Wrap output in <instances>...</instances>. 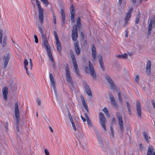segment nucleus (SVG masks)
<instances>
[{
  "label": "nucleus",
  "instance_id": "nucleus-1",
  "mask_svg": "<svg viewBox=\"0 0 155 155\" xmlns=\"http://www.w3.org/2000/svg\"><path fill=\"white\" fill-rule=\"evenodd\" d=\"M65 72L67 81L69 83L71 87L73 88L74 87V83L70 75L69 66L68 64L66 65Z\"/></svg>",
  "mask_w": 155,
  "mask_h": 155
},
{
  "label": "nucleus",
  "instance_id": "nucleus-2",
  "mask_svg": "<svg viewBox=\"0 0 155 155\" xmlns=\"http://www.w3.org/2000/svg\"><path fill=\"white\" fill-rule=\"evenodd\" d=\"M15 114L16 121V129L18 131H19L18 124L19 122V113L17 102H16L15 103Z\"/></svg>",
  "mask_w": 155,
  "mask_h": 155
},
{
  "label": "nucleus",
  "instance_id": "nucleus-3",
  "mask_svg": "<svg viewBox=\"0 0 155 155\" xmlns=\"http://www.w3.org/2000/svg\"><path fill=\"white\" fill-rule=\"evenodd\" d=\"M38 28L41 35V38L42 41L43 45L44 46L48 44H49L48 43L47 37L44 32V28H42L41 26L39 25L38 26Z\"/></svg>",
  "mask_w": 155,
  "mask_h": 155
},
{
  "label": "nucleus",
  "instance_id": "nucleus-4",
  "mask_svg": "<svg viewBox=\"0 0 155 155\" xmlns=\"http://www.w3.org/2000/svg\"><path fill=\"white\" fill-rule=\"evenodd\" d=\"M36 2L38 6V16L39 20L41 23L42 24L43 23L44 20V10L41 8L40 5L39 4V1L38 0H36Z\"/></svg>",
  "mask_w": 155,
  "mask_h": 155
},
{
  "label": "nucleus",
  "instance_id": "nucleus-5",
  "mask_svg": "<svg viewBox=\"0 0 155 155\" xmlns=\"http://www.w3.org/2000/svg\"><path fill=\"white\" fill-rule=\"evenodd\" d=\"M116 116L118 120L119 127L120 129V131L122 134V132L124 130L122 116L121 114L119 112H117L116 113Z\"/></svg>",
  "mask_w": 155,
  "mask_h": 155
},
{
  "label": "nucleus",
  "instance_id": "nucleus-6",
  "mask_svg": "<svg viewBox=\"0 0 155 155\" xmlns=\"http://www.w3.org/2000/svg\"><path fill=\"white\" fill-rule=\"evenodd\" d=\"M99 118L101 124L105 131H106V128L105 123L106 119L104 115L101 112L99 113Z\"/></svg>",
  "mask_w": 155,
  "mask_h": 155
},
{
  "label": "nucleus",
  "instance_id": "nucleus-7",
  "mask_svg": "<svg viewBox=\"0 0 155 155\" xmlns=\"http://www.w3.org/2000/svg\"><path fill=\"white\" fill-rule=\"evenodd\" d=\"M71 37L73 41H76L78 38L77 28L76 25H74L73 27L72 31Z\"/></svg>",
  "mask_w": 155,
  "mask_h": 155
},
{
  "label": "nucleus",
  "instance_id": "nucleus-8",
  "mask_svg": "<svg viewBox=\"0 0 155 155\" xmlns=\"http://www.w3.org/2000/svg\"><path fill=\"white\" fill-rule=\"evenodd\" d=\"M105 77L111 88L112 89L115 91L116 90L117 87L110 76L108 74H106Z\"/></svg>",
  "mask_w": 155,
  "mask_h": 155
},
{
  "label": "nucleus",
  "instance_id": "nucleus-9",
  "mask_svg": "<svg viewBox=\"0 0 155 155\" xmlns=\"http://www.w3.org/2000/svg\"><path fill=\"white\" fill-rule=\"evenodd\" d=\"M109 97L111 102V104L113 107L116 109H117L118 108V106L113 95L112 94L110 93L109 94Z\"/></svg>",
  "mask_w": 155,
  "mask_h": 155
},
{
  "label": "nucleus",
  "instance_id": "nucleus-10",
  "mask_svg": "<svg viewBox=\"0 0 155 155\" xmlns=\"http://www.w3.org/2000/svg\"><path fill=\"white\" fill-rule=\"evenodd\" d=\"M89 68L90 75L95 79L96 78L95 72L92 64L90 61H89Z\"/></svg>",
  "mask_w": 155,
  "mask_h": 155
},
{
  "label": "nucleus",
  "instance_id": "nucleus-11",
  "mask_svg": "<svg viewBox=\"0 0 155 155\" xmlns=\"http://www.w3.org/2000/svg\"><path fill=\"white\" fill-rule=\"evenodd\" d=\"M136 109L137 110V115L140 118L141 117V104L139 101L136 102Z\"/></svg>",
  "mask_w": 155,
  "mask_h": 155
},
{
  "label": "nucleus",
  "instance_id": "nucleus-12",
  "mask_svg": "<svg viewBox=\"0 0 155 155\" xmlns=\"http://www.w3.org/2000/svg\"><path fill=\"white\" fill-rule=\"evenodd\" d=\"M10 58V55L9 53H8L3 56V61L4 63V68H6Z\"/></svg>",
  "mask_w": 155,
  "mask_h": 155
},
{
  "label": "nucleus",
  "instance_id": "nucleus-13",
  "mask_svg": "<svg viewBox=\"0 0 155 155\" xmlns=\"http://www.w3.org/2000/svg\"><path fill=\"white\" fill-rule=\"evenodd\" d=\"M49 56V59L52 62H53L54 59L53 58L51 52V51L50 47L49 44L47 45L44 46Z\"/></svg>",
  "mask_w": 155,
  "mask_h": 155
},
{
  "label": "nucleus",
  "instance_id": "nucleus-14",
  "mask_svg": "<svg viewBox=\"0 0 155 155\" xmlns=\"http://www.w3.org/2000/svg\"><path fill=\"white\" fill-rule=\"evenodd\" d=\"M133 10V8L131 7L128 11L126 16L125 18L124 25L126 26L128 23V21L129 20L131 16V14Z\"/></svg>",
  "mask_w": 155,
  "mask_h": 155
},
{
  "label": "nucleus",
  "instance_id": "nucleus-15",
  "mask_svg": "<svg viewBox=\"0 0 155 155\" xmlns=\"http://www.w3.org/2000/svg\"><path fill=\"white\" fill-rule=\"evenodd\" d=\"M78 41H76L74 43V47L76 54L77 55H79L81 53V49L79 47Z\"/></svg>",
  "mask_w": 155,
  "mask_h": 155
},
{
  "label": "nucleus",
  "instance_id": "nucleus-16",
  "mask_svg": "<svg viewBox=\"0 0 155 155\" xmlns=\"http://www.w3.org/2000/svg\"><path fill=\"white\" fill-rule=\"evenodd\" d=\"M2 31L1 29H0V43L2 44L3 47L5 46L6 45V36H5L4 37V38L2 42Z\"/></svg>",
  "mask_w": 155,
  "mask_h": 155
},
{
  "label": "nucleus",
  "instance_id": "nucleus-17",
  "mask_svg": "<svg viewBox=\"0 0 155 155\" xmlns=\"http://www.w3.org/2000/svg\"><path fill=\"white\" fill-rule=\"evenodd\" d=\"M92 56L93 58L94 61H95L97 59V53L96 48L94 44L92 45L91 48Z\"/></svg>",
  "mask_w": 155,
  "mask_h": 155
},
{
  "label": "nucleus",
  "instance_id": "nucleus-18",
  "mask_svg": "<svg viewBox=\"0 0 155 155\" xmlns=\"http://www.w3.org/2000/svg\"><path fill=\"white\" fill-rule=\"evenodd\" d=\"M74 9L73 5H71L70 8V12L71 14V19L73 22H74V15L75 12L74 11Z\"/></svg>",
  "mask_w": 155,
  "mask_h": 155
},
{
  "label": "nucleus",
  "instance_id": "nucleus-19",
  "mask_svg": "<svg viewBox=\"0 0 155 155\" xmlns=\"http://www.w3.org/2000/svg\"><path fill=\"white\" fill-rule=\"evenodd\" d=\"M155 22V19L153 18L151 19L148 27V31L147 34L148 35H150L151 33V30L152 28L153 25L154 24Z\"/></svg>",
  "mask_w": 155,
  "mask_h": 155
},
{
  "label": "nucleus",
  "instance_id": "nucleus-20",
  "mask_svg": "<svg viewBox=\"0 0 155 155\" xmlns=\"http://www.w3.org/2000/svg\"><path fill=\"white\" fill-rule=\"evenodd\" d=\"M74 65L75 73L78 77L80 76V74L79 73V70L78 68L76 61H72Z\"/></svg>",
  "mask_w": 155,
  "mask_h": 155
},
{
  "label": "nucleus",
  "instance_id": "nucleus-21",
  "mask_svg": "<svg viewBox=\"0 0 155 155\" xmlns=\"http://www.w3.org/2000/svg\"><path fill=\"white\" fill-rule=\"evenodd\" d=\"M97 57L99 59V62L100 64V65L101 66V69L103 71H104V66L103 60L101 54H98L97 55Z\"/></svg>",
  "mask_w": 155,
  "mask_h": 155
},
{
  "label": "nucleus",
  "instance_id": "nucleus-22",
  "mask_svg": "<svg viewBox=\"0 0 155 155\" xmlns=\"http://www.w3.org/2000/svg\"><path fill=\"white\" fill-rule=\"evenodd\" d=\"M154 149L153 146L150 145L148 147L147 155H155V151L154 152Z\"/></svg>",
  "mask_w": 155,
  "mask_h": 155
},
{
  "label": "nucleus",
  "instance_id": "nucleus-23",
  "mask_svg": "<svg viewBox=\"0 0 155 155\" xmlns=\"http://www.w3.org/2000/svg\"><path fill=\"white\" fill-rule=\"evenodd\" d=\"M3 98L4 99L6 100L7 99V95L8 94V89L6 87H4L2 89Z\"/></svg>",
  "mask_w": 155,
  "mask_h": 155
},
{
  "label": "nucleus",
  "instance_id": "nucleus-24",
  "mask_svg": "<svg viewBox=\"0 0 155 155\" xmlns=\"http://www.w3.org/2000/svg\"><path fill=\"white\" fill-rule=\"evenodd\" d=\"M96 135L99 142V144L100 145L101 147H104V145L102 141V138L100 136L98 132H96Z\"/></svg>",
  "mask_w": 155,
  "mask_h": 155
},
{
  "label": "nucleus",
  "instance_id": "nucleus-25",
  "mask_svg": "<svg viewBox=\"0 0 155 155\" xmlns=\"http://www.w3.org/2000/svg\"><path fill=\"white\" fill-rule=\"evenodd\" d=\"M151 63L150 61L148 60L147 62L146 65V73L147 74H150L151 70Z\"/></svg>",
  "mask_w": 155,
  "mask_h": 155
},
{
  "label": "nucleus",
  "instance_id": "nucleus-26",
  "mask_svg": "<svg viewBox=\"0 0 155 155\" xmlns=\"http://www.w3.org/2000/svg\"><path fill=\"white\" fill-rule=\"evenodd\" d=\"M84 86L87 94L91 96V92L88 85L87 83H85L84 84Z\"/></svg>",
  "mask_w": 155,
  "mask_h": 155
},
{
  "label": "nucleus",
  "instance_id": "nucleus-27",
  "mask_svg": "<svg viewBox=\"0 0 155 155\" xmlns=\"http://www.w3.org/2000/svg\"><path fill=\"white\" fill-rule=\"evenodd\" d=\"M56 49L58 51L59 54L61 55V50L62 49L61 44V42L56 43Z\"/></svg>",
  "mask_w": 155,
  "mask_h": 155
},
{
  "label": "nucleus",
  "instance_id": "nucleus-28",
  "mask_svg": "<svg viewBox=\"0 0 155 155\" xmlns=\"http://www.w3.org/2000/svg\"><path fill=\"white\" fill-rule=\"evenodd\" d=\"M61 15L62 17V26L64 25L65 23V13L63 9H61Z\"/></svg>",
  "mask_w": 155,
  "mask_h": 155
},
{
  "label": "nucleus",
  "instance_id": "nucleus-29",
  "mask_svg": "<svg viewBox=\"0 0 155 155\" xmlns=\"http://www.w3.org/2000/svg\"><path fill=\"white\" fill-rule=\"evenodd\" d=\"M143 134L146 142L148 143H150L149 140L150 139V137L148 136L147 134L145 131H144L143 132Z\"/></svg>",
  "mask_w": 155,
  "mask_h": 155
},
{
  "label": "nucleus",
  "instance_id": "nucleus-30",
  "mask_svg": "<svg viewBox=\"0 0 155 155\" xmlns=\"http://www.w3.org/2000/svg\"><path fill=\"white\" fill-rule=\"evenodd\" d=\"M128 55L126 53H124L123 55H118L117 56V57L120 59H126L127 58Z\"/></svg>",
  "mask_w": 155,
  "mask_h": 155
},
{
  "label": "nucleus",
  "instance_id": "nucleus-31",
  "mask_svg": "<svg viewBox=\"0 0 155 155\" xmlns=\"http://www.w3.org/2000/svg\"><path fill=\"white\" fill-rule=\"evenodd\" d=\"M70 53L72 59V61H76L74 53L72 50L71 49L70 50Z\"/></svg>",
  "mask_w": 155,
  "mask_h": 155
},
{
  "label": "nucleus",
  "instance_id": "nucleus-32",
  "mask_svg": "<svg viewBox=\"0 0 155 155\" xmlns=\"http://www.w3.org/2000/svg\"><path fill=\"white\" fill-rule=\"evenodd\" d=\"M49 77L51 84L55 83L54 78L52 73H50L49 74Z\"/></svg>",
  "mask_w": 155,
  "mask_h": 155
},
{
  "label": "nucleus",
  "instance_id": "nucleus-33",
  "mask_svg": "<svg viewBox=\"0 0 155 155\" xmlns=\"http://www.w3.org/2000/svg\"><path fill=\"white\" fill-rule=\"evenodd\" d=\"M126 103L127 107V110L129 112V114L130 115L131 112V108L130 105L128 102H126Z\"/></svg>",
  "mask_w": 155,
  "mask_h": 155
},
{
  "label": "nucleus",
  "instance_id": "nucleus-34",
  "mask_svg": "<svg viewBox=\"0 0 155 155\" xmlns=\"http://www.w3.org/2000/svg\"><path fill=\"white\" fill-rule=\"evenodd\" d=\"M117 93H118V98L119 99V101L120 103L122 104L123 101H122V99L121 97L120 91V90L118 91L117 92Z\"/></svg>",
  "mask_w": 155,
  "mask_h": 155
},
{
  "label": "nucleus",
  "instance_id": "nucleus-35",
  "mask_svg": "<svg viewBox=\"0 0 155 155\" xmlns=\"http://www.w3.org/2000/svg\"><path fill=\"white\" fill-rule=\"evenodd\" d=\"M77 27H80L81 26L80 18V17H78L77 19Z\"/></svg>",
  "mask_w": 155,
  "mask_h": 155
},
{
  "label": "nucleus",
  "instance_id": "nucleus-36",
  "mask_svg": "<svg viewBox=\"0 0 155 155\" xmlns=\"http://www.w3.org/2000/svg\"><path fill=\"white\" fill-rule=\"evenodd\" d=\"M87 122L89 127L90 128L93 127V125L89 119H87Z\"/></svg>",
  "mask_w": 155,
  "mask_h": 155
},
{
  "label": "nucleus",
  "instance_id": "nucleus-37",
  "mask_svg": "<svg viewBox=\"0 0 155 155\" xmlns=\"http://www.w3.org/2000/svg\"><path fill=\"white\" fill-rule=\"evenodd\" d=\"M28 62L26 59L25 60L24 63V67L25 68H27V66L28 64Z\"/></svg>",
  "mask_w": 155,
  "mask_h": 155
},
{
  "label": "nucleus",
  "instance_id": "nucleus-38",
  "mask_svg": "<svg viewBox=\"0 0 155 155\" xmlns=\"http://www.w3.org/2000/svg\"><path fill=\"white\" fill-rule=\"evenodd\" d=\"M83 105L84 107V108L86 110L87 112H88V106L86 104V103H85L83 104Z\"/></svg>",
  "mask_w": 155,
  "mask_h": 155
},
{
  "label": "nucleus",
  "instance_id": "nucleus-39",
  "mask_svg": "<svg viewBox=\"0 0 155 155\" xmlns=\"http://www.w3.org/2000/svg\"><path fill=\"white\" fill-rule=\"evenodd\" d=\"M110 129L111 136H112V137H114V132L113 128L112 127H110Z\"/></svg>",
  "mask_w": 155,
  "mask_h": 155
},
{
  "label": "nucleus",
  "instance_id": "nucleus-40",
  "mask_svg": "<svg viewBox=\"0 0 155 155\" xmlns=\"http://www.w3.org/2000/svg\"><path fill=\"white\" fill-rule=\"evenodd\" d=\"M135 82L138 83L139 81V77L138 75H137L136 76L135 78Z\"/></svg>",
  "mask_w": 155,
  "mask_h": 155
},
{
  "label": "nucleus",
  "instance_id": "nucleus-41",
  "mask_svg": "<svg viewBox=\"0 0 155 155\" xmlns=\"http://www.w3.org/2000/svg\"><path fill=\"white\" fill-rule=\"evenodd\" d=\"M51 84V85L52 86L54 90V91H55L56 89V88L55 83Z\"/></svg>",
  "mask_w": 155,
  "mask_h": 155
},
{
  "label": "nucleus",
  "instance_id": "nucleus-42",
  "mask_svg": "<svg viewBox=\"0 0 155 155\" xmlns=\"http://www.w3.org/2000/svg\"><path fill=\"white\" fill-rule=\"evenodd\" d=\"M103 111L106 114H109V112L108 110L106 107H104L103 110Z\"/></svg>",
  "mask_w": 155,
  "mask_h": 155
},
{
  "label": "nucleus",
  "instance_id": "nucleus-43",
  "mask_svg": "<svg viewBox=\"0 0 155 155\" xmlns=\"http://www.w3.org/2000/svg\"><path fill=\"white\" fill-rule=\"evenodd\" d=\"M34 38L35 41L36 43H37L38 42V39L37 36L36 35H34Z\"/></svg>",
  "mask_w": 155,
  "mask_h": 155
},
{
  "label": "nucleus",
  "instance_id": "nucleus-44",
  "mask_svg": "<svg viewBox=\"0 0 155 155\" xmlns=\"http://www.w3.org/2000/svg\"><path fill=\"white\" fill-rule=\"evenodd\" d=\"M45 152L46 155H49V152L47 149H45Z\"/></svg>",
  "mask_w": 155,
  "mask_h": 155
},
{
  "label": "nucleus",
  "instance_id": "nucleus-45",
  "mask_svg": "<svg viewBox=\"0 0 155 155\" xmlns=\"http://www.w3.org/2000/svg\"><path fill=\"white\" fill-rule=\"evenodd\" d=\"M37 102L39 105H41V101L40 99H38L37 100Z\"/></svg>",
  "mask_w": 155,
  "mask_h": 155
},
{
  "label": "nucleus",
  "instance_id": "nucleus-46",
  "mask_svg": "<svg viewBox=\"0 0 155 155\" xmlns=\"http://www.w3.org/2000/svg\"><path fill=\"white\" fill-rule=\"evenodd\" d=\"M140 18V16L137 17V18L136 19V20L135 21V23L136 24H137L138 23Z\"/></svg>",
  "mask_w": 155,
  "mask_h": 155
},
{
  "label": "nucleus",
  "instance_id": "nucleus-47",
  "mask_svg": "<svg viewBox=\"0 0 155 155\" xmlns=\"http://www.w3.org/2000/svg\"><path fill=\"white\" fill-rule=\"evenodd\" d=\"M151 102V103L153 106V108H155V103L154 101V100H152Z\"/></svg>",
  "mask_w": 155,
  "mask_h": 155
},
{
  "label": "nucleus",
  "instance_id": "nucleus-48",
  "mask_svg": "<svg viewBox=\"0 0 155 155\" xmlns=\"http://www.w3.org/2000/svg\"><path fill=\"white\" fill-rule=\"evenodd\" d=\"M55 40L56 42V43H58L60 42L59 41L58 38V36L55 37Z\"/></svg>",
  "mask_w": 155,
  "mask_h": 155
},
{
  "label": "nucleus",
  "instance_id": "nucleus-49",
  "mask_svg": "<svg viewBox=\"0 0 155 155\" xmlns=\"http://www.w3.org/2000/svg\"><path fill=\"white\" fill-rule=\"evenodd\" d=\"M85 72L87 73H89V70L87 66H86L85 68Z\"/></svg>",
  "mask_w": 155,
  "mask_h": 155
},
{
  "label": "nucleus",
  "instance_id": "nucleus-50",
  "mask_svg": "<svg viewBox=\"0 0 155 155\" xmlns=\"http://www.w3.org/2000/svg\"><path fill=\"white\" fill-rule=\"evenodd\" d=\"M71 124H72V126L73 127V128L74 130H76V127L74 123H72Z\"/></svg>",
  "mask_w": 155,
  "mask_h": 155
},
{
  "label": "nucleus",
  "instance_id": "nucleus-51",
  "mask_svg": "<svg viewBox=\"0 0 155 155\" xmlns=\"http://www.w3.org/2000/svg\"><path fill=\"white\" fill-rule=\"evenodd\" d=\"M53 22L54 24H56V17L55 15H53Z\"/></svg>",
  "mask_w": 155,
  "mask_h": 155
},
{
  "label": "nucleus",
  "instance_id": "nucleus-52",
  "mask_svg": "<svg viewBox=\"0 0 155 155\" xmlns=\"http://www.w3.org/2000/svg\"><path fill=\"white\" fill-rule=\"evenodd\" d=\"M80 35L81 37L82 38H84V35L82 31L81 32Z\"/></svg>",
  "mask_w": 155,
  "mask_h": 155
},
{
  "label": "nucleus",
  "instance_id": "nucleus-53",
  "mask_svg": "<svg viewBox=\"0 0 155 155\" xmlns=\"http://www.w3.org/2000/svg\"><path fill=\"white\" fill-rule=\"evenodd\" d=\"M68 117H69V118H71L72 117H71V114H70L68 109Z\"/></svg>",
  "mask_w": 155,
  "mask_h": 155
},
{
  "label": "nucleus",
  "instance_id": "nucleus-54",
  "mask_svg": "<svg viewBox=\"0 0 155 155\" xmlns=\"http://www.w3.org/2000/svg\"><path fill=\"white\" fill-rule=\"evenodd\" d=\"M15 48L17 49H18L19 50V48H20V47L18 46V45H17V44H15Z\"/></svg>",
  "mask_w": 155,
  "mask_h": 155
},
{
  "label": "nucleus",
  "instance_id": "nucleus-55",
  "mask_svg": "<svg viewBox=\"0 0 155 155\" xmlns=\"http://www.w3.org/2000/svg\"><path fill=\"white\" fill-rule=\"evenodd\" d=\"M53 33L55 37L58 36L57 33L55 31H54Z\"/></svg>",
  "mask_w": 155,
  "mask_h": 155
},
{
  "label": "nucleus",
  "instance_id": "nucleus-56",
  "mask_svg": "<svg viewBox=\"0 0 155 155\" xmlns=\"http://www.w3.org/2000/svg\"><path fill=\"white\" fill-rule=\"evenodd\" d=\"M52 62V65L53 66V67H54V68H55V63L54 62V60Z\"/></svg>",
  "mask_w": 155,
  "mask_h": 155
},
{
  "label": "nucleus",
  "instance_id": "nucleus-57",
  "mask_svg": "<svg viewBox=\"0 0 155 155\" xmlns=\"http://www.w3.org/2000/svg\"><path fill=\"white\" fill-rule=\"evenodd\" d=\"M84 116H85V117L87 119H87H89L87 114L86 113H85Z\"/></svg>",
  "mask_w": 155,
  "mask_h": 155
},
{
  "label": "nucleus",
  "instance_id": "nucleus-58",
  "mask_svg": "<svg viewBox=\"0 0 155 155\" xmlns=\"http://www.w3.org/2000/svg\"><path fill=\"white\" fill-rule=\"evenodd\" d=\"M81 117L84 122L86 121V119L84 117H82V115H81Z\"/></svg>",
  "mask_w": 155,
  "mask_h": 155
},
{
  "label": "nucleus",
  "instance_id": "nucleus-59",
  "mask_svg": "<svg viewBox=\"0 0 155 155\" xmlns=\"http://www.w3.org/2000/svg\"><path fill=\"white\" fill-rule=\"evenodd\" d=\"M69 119H70V120L71 122V124H72V123H74V121H73V119H72V117H71V118H69Z\"/></svg>",
  "mask_w": 155,
  "mask_h": 155
},
{
  "label": "nucleus",
  "instance_id": "nucleus-60",
  "mask_svg": "<svg viewBox=\"0 0 155 155\" xmlns=\"http://www.w3.org/2000/svg\"><path fill=\"white\" fill-rule=\"evenodd\" d=\"M82 103V104L86 103L85 102V100L84 98H83L81 100Z\"/></svg>",
  "mask_w": 155,
  "mask_h": 155
},
{
  "label": "nucleus",
  "instance_id": "nucleus-61",
  "mask_svg": "<svg viewBox=\"0 0 155 155\" xmlns=\"http://www.w3.org/2000/svg\"><path fill=\"white\" fill-rule=\"evenodd\" d=\"M49 128L50 131H51V132L53 133V130L52 127L50 126L49 127Z\"/></svg>",
  "mask_w": 155,
  "mask_h": 155
},
{
  "label": "nucleus",
  "instance_id": "nucleus-62",
  "mask_svg": "<svg viewBox=\"0 0 155 155\" xmlns=\"http://www.w3.org/2000/svg\"><path fill=\"white\" fill-rule=\"evenodd\" d=\"M26 70V73H27V74L29 75V74L28 73V68H25Z\"/></svg>",
  "mask_w": 155,
  "mask_h": 155
},
{
  "label": "nucleus",
  "instance_id": "nucleus-63",
  "mask_svg": "<svg viewBox=\"0 0 155 155\" xmlns=\"http://www.w3.org/2000/svg\"><path fill=\"white\" fill-rule=\"evenodd\" d=\"M112 122H115L116 121V118L115 117H114L112 120Z\"/></svg>",
  "mask_w": 155,
  "mask_h": 155
},
{
  "label": "nucleus",
  "instance_id": "nucleus-64",
  "mask_svg": "<svg viewBox=\"0 0 155 155\" xmlns=\"http://www.w3.org/2000/svg\"><path fill=\"white\" fill-rule=\"evenodd\" d=\"M133 3L134 4H135L136 2V0H132Z\"/></svg>",
  "mask_w": 155,
  "mask_h": 155
}]
</instances>
